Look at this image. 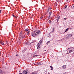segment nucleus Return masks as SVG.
<instances>
[{
  "instance_id": "obj_1",
  "label": "nucleus",
  "mask_w": 74,
  "mask_h": 74,
  "mask_svg": "<svg viewBox=\"0 0 74 74\" xmlns=\"http://www.w3.org/2000/svg\"><path fill=\"white\" fill-rule=\"evenodd\" d=\"M41 33V32L40 31H35L32 33V35L33 37L36 38L37 37V36H38Z\"/></svg>"
},
{
  "instance_id": "obj_2",
  "label": "nucleus",
  "mask_w": 74,
  "mask_h": 74,
  "mask_svg": "<svg viewBox=\"0 0 74 74\" xmlns=\"http://www.w3.org/2000/svg\"><path fill=\"white\" fill-rule=\"evenodd\" d=\"M43 41H42V39H41V40L37 44V47L38 49H39L41 47V45L42 44V42Z\"/></svg>"
},
{
  "instance_id": "obj_3",
  "label": "nucleus",
  "mask_w": 74,
  "mask_h": 74,
  "mask_svg": "<svg viewBox=\"0 0 74 74\" xmlns=\"http://www.w3.org/2000/svg\"><path fill=\"white\" fill-rule=\"evenodd\" d=\"M74 51V48L73 47L69 48L67 50V53H70L71 52H73Z\"/></svg>"
},
{
  "instance_id": "obj_4",
  "label": "nucleus",
  "mask_w": 74,
  "mask_h": 74,
  "mask_svg": "<svg viewBox=\"0 0 74 74\" xmlns=\"http://www.w3.org/2000/svg\"><path fill=\"white\" fill-rule=\"evenodd\" d=\"M51 8L50 7H49L48 8V9L46 11L47 12H49L51 11Z\"/></svg>"
},
{
  "instance_id": "obj_5",
  "label": "nucleus",
  "mask_w": 74,
  "mask_h": 74,
  "mask_svg": "<svg viewBox=\"0 0 74 74\" xmlns=\"http://www.w3.org/2000/svg\"><path fill=\"white\" fill-rule=\"evenodd\" d=\"M23 74H27V71L26 70H24L23 72Z\"/></svg>"
},
{
  "instance_id": "obj_6",
  "label": "nucleus",
  "mask_w": 74,
  "mask_h": 74,
  "mask_svg": "<svg viewBox=\"0 0 74 74\" xmlns=\"http://www.w3.org/2000/svg\"><path fill=\"white\" fill-rule=\"evenodd\" d=\"M71 36H72L71 34H69L68 35L66 36V37L68 38H69L71 37Z\"/></svg>"
},
{
  "instance_id": "obj_7",
  "label": "nucleus",
  "mask_w": 74,
  "mask_h": 74,
  "mask_svg": "<svg viewBox=\"0 0 74 74\" xmlns=\"http://www.w3.org/2000/svg\"><path fill=\"white\" fill-rule=\"evenodd\" d=\"M22 36V32H21L20 33L19 36L21 38V37Z\"/></svg>"
},
{
  "instance_id": "obj_8",
  "label": "nucleus",
  "mask_w": 74,
  "mask_h": 74,
  "mask_svg": "<svg viewBox=\"0 0 74 74\" xmlns=\"http://www.w3.org/2000/svg\"><path fill=\"white\" fill-rule=\"evenodd\" d=\"M42 64V63L41 62L37 63V66H40Z\"/></svg>"
},
{
  "instance_id": "obj_9",
  "label": "nucleus",
  "mask_w": 74,
  "mask_h": 74,
  "mask_svg": "<svg viewBox=\"0 0 74 74\" xmlns=\"http://www.w3.org/2000/svg\"><path fill=\"white\" fill-rule=\"evenodd\" d=\"M66 65H64L62 66V69H66Z\"/></svg>"
},
{
  "instance_id": "obj_10",
  "label": "nucleus",
  "mask_w": 74,
  "mask_h": 74,
  "mask_svg": "<svg viewBox=\"0 0 74 74\" xmlns=\"http://www.w3.org/2000/svg\"><path fill=\"white\" fill-rule=\"evenodd\" d=\"M25 35H22V36H21V38H25Z\"/></svg>"
},
{
  "instance_id": "obj_11",
  "label": "nucleus",
  "mask_w": 74,
  "mask_h": 74,
  "mask_svg": "<svg viewBox=\"0 0 74 74\" xmlns=\"http://www.w3.org/2000/svg\"><path fill=\"white\" fill-rule=\"evenodd\" d=\"M69 29H70V28H67L65 31L64 32V33H66V32H67V31H68V30H69Z\"/></svg>"
},
{
  "instance_id": "obj_12",
  "label": "nucleus",
  "mask_w": 74,
  "mask_h": 74,
  "mask_svg": "<svg viewBox=\"0 0 74 74\" xmlns=\"http://www.w3.org/2000/svg\"><path fill=\"white\" fill-rule=\"evenodd\" d=\"M60 16H59L58 17V19H57V21H59V20L60 19Z\"/></svg>"
},
{
  "instance_id": "obj_13",
  "label": "nucleus",
  "mask_w": 74,
  "mask_h": 74,
  "mask_svg": "<svg viewBox=\"0 0 74 74\" xmlns=\"http://www.w3.org/2000/svg\"><path fill=\"white\" fill-rule=\"evenodd\" d=\"M50 68H51V70H53V67L52 66H50Z\"/></svg>"
},
{
  "instance_id": "obj_14",
  "label": "nucleus",
  "mask_w": 74,
  "mask_h": 74,
  "mask_svg": "<svg viewBox=\"0 0 74 74\" xmlns=\"http://www.w3.org/2000/svg\"><path fill=\"white\" fill-rule=\"evenodd\" d=\"M30 30H28V31L27 32V35H28V34H29V33H30Z\"/></svg>"
},
{
  "instance_id": "obj_15",
  "label": "nucleus",
  "mask_w": 74,
  "mask_h": 74,
  "mask_svg": "<svg viewBox=\"0 0 74 74\" xmlns=\"http://www.w3.org/2000/svg\"><path fill=\"white\" fill-rule=\"evenodd\" d=\"M37 73H36V72H33L31 74H36Z\"/></svg>"
},
{
  "instance_id": "obj_16",
  "label": "nucleus",
  "mask_w": 74,
  "mask_h": 74,
  "mask_svg": "<svg viewBox=\"0 0 74 74\" xmlns=\"http://www.w3.org/2000/svg\"><path fill=\"white\" fill-rule=\"evenodd\" d=\"M0 44H1L2 45H4V43L2 42H0Z\"/></svg>"
},
{
  "instance_id": "obj_17",
  "label": "nucleus",
  "mask_w": 74,
  "mask_h": 74,
  "mask_svg": "<svg viewBox=\"0 0 74 74\" xmlns=\"http://www.w3.org/2000/svg\"><path fill=\"white\" fill-rule=\"evenodd\" d=\"M71 7L72 8H74V4L72 6H71Z\"/></svg>"
},
{
  "instance_id": "obj_18",
  "label": "nucleus",
  "mask_w": 74,
  "mask_h": 74,
  "mask_svg": "<svg viewBox=\"0 0 74 74\" xmlns=\"http://www.w3.org/2000/svg\"><path fill=\"white\" fill-rule=\"evenodd\" d=\"M51 14H52V12H49V15H51Z\"/></svg>"
},
{
  "instance_id": "obj_19",
  "label": "nucleus",
  "mask_w": 74,
  "mask_h": 74,
  "mask_svg": "<svg viewBox=\"0 0 74 74\" xmlns=\"http://www.w3.org/2000/svg\"><path fill=\"white\" fill-rule=\"evenodd\" d=\"M34 65H35V66H37V63H34Z\"/></svg>"
},
{
  "instance_id": "obj_20",
  "label": "nucleus",
  "mask_w": 74,
  "mask_h": 74,
  "mask_svg": "<svg viewBox=\"0 0 74 74\" xmlns=\"http://www.w3.org/2000/svg\"><path fill=\"white\" fill-rule=\"evenodd\" d=\"M29 30V29L27 28L26 29H25V31H28Z\"/></svg>"
},
{
  "instance_id": "obj_21",
  "label": "nucleus",
  "mask_w": 74,
  "mask_h": 74,
  "mask_svg": "<svg viewBox=\"0 0 74 74\" xmlns=\"http://www.w3.org/2000/svg\"><path fill=\"white\" fill-rule=\"evenodd\" d=\"M2 73V71L1 70H0V74H1Z\"/></svg>"
},
{
  "instance_id": "obj_22",
  "label": "nucleus",
  "mask_w": 74,
  "mask_h": 74,
  "mask_svg": "<svg viewBox=\"0 0 74 74\" xmlns=\"http://www.w3.org/2000/svg\"><path fill=\"white\" fill-rule=\"evenodd\" d=\"M51 14L49 16V18H51Z\"/></svg>"
},
{
  "instance_id": "obj_23",
  "label": "nucleus",
  "mask_w": 74,
  "mask_h": 74,
  "mask_svg": "<svg viewBox=\"0 0 74 74\" xmlns=\"http://www.w3.org/2000/svg\"><path fill=\"white\" fill-rule=\"evenodd\" d=\"M66 7H67V5L64 8V9H66Z\"/></svg>"
},
{
  "instance_id": "obj_24",
  "label": "nucleus",
  "mask_w": 74,
  "mask_h": 74,
  "mask_svg": "<svg viewBox=\"0 0 74 74\" xmlns=\"http://www.w3.org/2000/svg\"><path fill=\"white\" fill-rule=\"evenodd\" d=\"M1 11H2L1 10H0V14H1Z\"/></svg>"
},
{
  "instance_id": "obj_25",
  "label": "nucleus",
  "mask_w": 74,
  "mask_h": 74,
  "mask_svg": "<svg viewBox=\"0 0 74 74\" xmlns=\"http://www.w3.org/2000/svg\"><path fill=\"white\" fill-rule=\"evenodd\" d=\"M12 16L13 17H15V16H14L13 14H12Z\"/></svg>"
},
{
  "instance_id": "obj_26",
  "label": "nucleus",
  "mask_w": 74,
  "mask_h": 74,
  "mask_svg": "<svg viewBox=\"0 0 74 74\" xmlns=\"http://www.w3.org/2000/svg\"><path fill=\"white\" fill-rule=\"evenodd\" d=\"M64 20H66V19H67V18H64Z\"/></svg>"
},
{
  "instance_id": "obj_27",
  "label": "nucleus",
  "mask_w": 74,
  "mask_h": 74,
  "mask_svg": "<svg viewBox=\"0 0 74 74\" xmlns=\"http://www.w3.org/2000/svg\"><path fill=\"white\" fill-rule=\"evenodd\" d=\"M50 42V41H48L47 42V44H49V42Z\"/></svg>"
},
{
  "instance_id": "obj_28",
  "label": "nucleus",
  "mask_w": 74,
  "mask_h": 74,
  "mask_svg": "<svg viewBox=\"0 0 74 74\" xmlns=\"http://www.w3.org/2000/svg\"><path fill=\"white\" fill-rule=\"evenodd\" d=\"M29 53L28 52L27 53V55H29Z\"/></svg>"
},
{
  "instance_id": "obj_29",
  "label": "nucleus",
  "mask_w": 74,
  "mask_h": 74,
  "mask_svg": "<svg viewBox=\"0 0 74 74\" xmlns=\"http://www.w3.org/2000/svg\"><path fill=\"white\" fill-rule=\"evenodd\" d=\"M26 44V45H28V43H27V42H26V44Z\"/></svg>"
},
{
  "instance_id": "obj_30",
  "label": "nucleus",
  "mask_w": 74,
  "mask_h": 74,
  "mask_svg": "<svg viewBox=\"0 0 74 74\" xmlns=\"http://www.w3.org/2000/svg\"><path fill=\"white\" fill-rule=\"evenodd\" d=\"M51 20H50L49 21V23H51Z\"/></svg>"
},
{
  "instance_id": "obj_31",
  "label": "nucleus",
  "mask_w": 74,
  "mask_h": 74,
  "mask_svg": "<svg viewBox=\"0 0 74 74\" xmlns=\"http://www.w3.org/2000/svg\"><path fill=\"white\" fill-rule=\"evenodd\" d=\"M42 18H43V17H41V18H40V19H42Z\"/></svg>"
},
{
  "instance_id": "obj_32",
  "label": "nucleus",
  "mask_w": 74,
  "mask_h": 74,
  "mask_svg": "<svg viewBox=\"0 0 74 74\" xmlns=\"http://www.w3.org/2000/svg\"><path fill=\"white\" fill-rule=\"evenodd\" d=\"M64 74H67V73H66V72H65L64 73Z\"/></svg>"
},
{
  "instance_id": "obj_33",
  "label": "nucleus",
  "mask_w": 74,
  "mask_h": 74,
  "mask_svg": "<svg viewBox=\"0 0 74 74\" xmlns=\"http://www.w3.org/2000/svg\"><path fill=\"white\" fill-rule=\"evenodd\" d=\"M46 14H48V12H47L46 13Z\"/></svg>"
},
{
  "instance_id": "obj_34",
  "label": "nucleus",
  "mask_w": 74,
  "mask_h": 74,
  "mask_svg": "<svg viewBox=\"0 0 74 74\" xmlns=\"http://www.w3.org/2000/svg\"><path fill=\"white\" fill-rule=\"evenodd\" d=\"M51 37V36H48V37H49L50 38V37Z\"/></svg>"
},
{
  "instance_id": "obj_35",
  "label": "nucleus",
  "mask_w": 74,
  "mask_h": 74,
  "mask_svg": "<svg viewBox=\"0 0 74 74\" xmlns=\"http://www.w3.org/2000/svg\"><path fill=\"white\" fill-rule=\"evenodd\" d=\"M16 56H18V55L16 54Z\"/></svg>"
},
{
  "instance_id": "obj_36",
  "label": "nucleus",
  "mask_w": 74,
  "mask_h": 74,
  "mask_svg": "<svg viewBox=\"0 0 74 74\" xmlns=\"http://www.w3.org/2000/svg\"><path fill=\"white\" fill-rule=\"evenodd\" d=\"M58 21H59L58 20H57V23L58 22Z\"/></svg>"
},
{
  "instance_id": "obj_37",
  "label": "nucleus",
  "mask_w": 74,
  "mask_h": 74,
  "mask_svg": "<svg viewBox=\"0 0 74 74\" xmlns=\"http://www.w3.org/2000/svg\"><path fill=\"white\" fill-rule=\"evenodd\" d=\"M35 56H38V55H36Z\"/></svg>"
},
{
  "instance_id": "obj_38",
  "label": "nucleus",
  "mask_w": 74,
  "mask_h": 74,
  "mask_svg": "<svg viewBox=\"0 0 74 74\" xmlns=\"http://www.w3.org/2000/svg\"><path fill=\"white\" fill-rule=\"evenodd\" d=\"M19 74H22V73H19Z\"/></svg>"
},
{
  "instance_id": "obj_39",
  "label": "nucleus",
  "mask_w": 74,
  "mask_h": 74,
  "mask_svg": "<svg viewBox=\"0 0 74 74\" xmlns=\"http://www.w3.org/2000/svg\"><path fill=\"white\" fill-rule=\"evenodd\" d=\"M53 30H54V28H53Z\"/></svg>"
},
{
  "instance_id": "obj_40",
  "label": "nucleus",
  "mask_w": 74,
  "mask_h": 74,
  "mask_svg": "<svg viewBox=\"0 0 74 74\" xmlns=\"http://www.w3.org/2000/svg\"><path fill=\"white\" fill-rule=\"evenodd\" d=\"M52 32H52H52H50V33H52Z\"/></svg>"
},
{
  "instance_id": "obj_41",
  "label": "nucleus",
  "mask_w": 74,
  "mask_h": 74,
  "mask_svg": "<svg viewBox=\"0 0 74 74\" xmlns=\"http://www.w3.org/2000/svg\"><path fill=\"white\" fill-rule=\"evenodd\" d=\"M44 51H46V50H45Z\"/></svg>"
},
{
  "instance_id": "obj_42",
  "label": "nucleus",
  "mask_w": 74,
  "mask_h": 74,
  "mask_svg": "<svg viewBox=\"0 0 74 74\" xmlns=\"http://www.w3.org/2000/svg\"><path fill=\"white\" fill-rule=\"evenodd\" d=\"M73 54H74V53H73Z\"/></svg>"
}]
</instances>
